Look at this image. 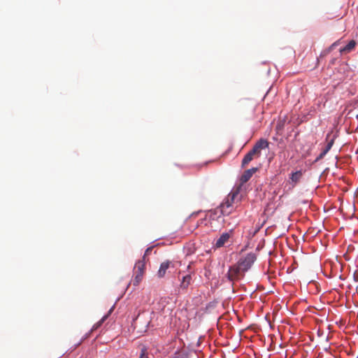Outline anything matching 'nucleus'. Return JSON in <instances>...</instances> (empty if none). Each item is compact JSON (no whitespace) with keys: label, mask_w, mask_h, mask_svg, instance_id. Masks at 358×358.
Listing matches in <instances>:
<instances>
[{"label":"nucleus","mask_w":358,"mask_h":358,"mask_svg":"<svg viewBox=\"0 0 358 358\" xmlns=\"http://www.w3.org/2000/svg\"><path fill=\"white\" fill-rule=\"evenodd\" d=\"M257 171L258 169L255 167L245 171L241 177V182L242 184L247 182Z\"/></svg>","instance_id":"obj_6"},{"label":"nucleus","mask_w":358,"mask_h":358,"mask_svg":"<svg viewBox=\"0 0 358 358\" xmlns=\"http://www.w3.org/2000/svg\"><path fill=\"white\" fill-rule=\"evenodd\" d=\"M303 177V171L301 170L296 171L290 174L289 183L292 187H294L301 180Z\"/></svg>","instance_id":"obj_5"},{"label":"nucleus","mask_w":358,"mask_h":358,"mask_svg":"<svg viewBox=\"0 0 358 358\" xmlns=\"http://www.w3.org/2000/svg\"><path fill=\"white\" fill-rule=\"evenodd\" d=\"M268 142L266 139H259L253 146V148L243 157L241 166L245 167L252 160L257 159L261 155V151L268 147Z\"/></svg>","instance_id":"obj_1"},{"label":"nucleus","mask_w":358,"mask_h":358,"mask_svg":"<svg viewBox=\"0 0 358 358\" xmlns=\"http://www.w3.org/2000/svg\"><path fill=\"white\" fill-rule=\"evenodd\" d=\"M140 358H149L148 356V350L145 346H143L141 348Z\"/></svg>","instance_id":"obj_15"},{"label":"nucleus","mask_w":358,"mask_h":358,"mask_svg":"<svg viewBox=\"0 0 358 358\" xmlns=\"http://www.w3.org/2000/svg\"><path fill=\"white\" fill-rule=\"evenodd\" d=\"M256 259V255L253 252H250L245 257H241L237 263L241 266L242 270L246 272L251 268Z\"/></svg>","instance_id":"obj_4"},{"label":"nucleus","mask_w":358,"mask_h":358,"mask_svg":"<svg viewBox=\"0 0 358 358\" xmlns=\"http://www.w3.org/2000/svg\"><path fill=\"white\" fill-rule=\"evenodd\" d=\"M192 282V276L190 274H187L184 276H182L180 284V289L182 290H187L189 285L191 284Z\"/></svg>","instance_id":"obj_8"},{"label":"nucleus","mask_w":358,"mask_h":358,"mask_svg":"<svg viewBox=\"0 0 358 358\" xmlns=\"http://www.w3.org/2000/svg\"><path fill=\"white\" fill-rule=\"evenodd\" d=\"M145 260L141 259L138 260L134 266V273L144 274L145 272Z\"/></svg>","instance_id":"obj_11"},{"label":"nucleus","mask_w":358,"mask_h":358,"mask_svg":"<svg viewBox=\"0 0 358 358\" xmlns=\"http://www.w3.org/2000/svg\"><path fill=\"white\" fill-rule=\"evenodd\" d=\"M171 265H172V262L169 260H166L163 262L159 266V268L157 271V276L159 278H164L166 273V271L170 268Z\"/></svg>","instance_id":"obj_7"},{"label":"nucleus","mask_w":358,"mask_h":358,"mask_svg":"<svg viewBox=\"0 0 358 358\" xmlns=\"http://www.w3.org/2000/svg\"><path fill=\"white\" fill-rule=\"evenodd\" d=\"M245 273V271H243L238 263H236L229 267L227 273V278L230 282L237 281L244 277Z\"/></svg>","instance_id":"obj_3"},{"label":"nucleus","mask_w":358,"mask_h":358,"mask_svg":"<svg viewBox=\"0 0 358 358\" xmlns=\"http://www.w3.org/2000/svg\"><path fill=\"white\" fill-rule=\"evenodd\" d=\"M334 139H331L330 140L325 148L322 151V152L319 155V156L315 159V162H318L320 161V159H322L327 154V152L331 150V147L333 146L334 145Z\"/></svg>","instance_id":"obj_9"},{"label":"nucleus","mask_w":358,"mask_h":358,"mask_svg":"<svg viewBox=\"0 0 358 358\" xmlns=\"http://www.w3.org/2000/svg\"><path fill=\"white\" fill-rule=\"evenodd\" d=\"M198 213H192V216L193 215H196Z\"/></svg>","instance_id":"obj_18"},{"label":"nucleus","mask_w":358,"mask_h":358,"mask_svg":"<svg viewBox=\"0 0 358 358\" xmlns=\"http://www.w3.org/2000/svg\"><path fill=\"white\" fill-rule=\"evenodd\" d=\"M111 311H112V308L108 312V314L104 315L98 322H96V324H94L92 330H95V329H98L99 327H100L101 326V324L105 322V320L108 318V315L111 313Z\"/></svg>","instance_id":"obj_13"},{"label":"nucleus","mask_w":358,"mask_h":358,"mask_svg":"<svg viewBox=\"0 0 358 358\" xmlns=\"http://www.w3.org/2000/svg\"><path fill=\"white\" fill-rule=\"evenodd\" d=\"M356 45L357 43L354 40H352L345 47L340 49V52L341 54L350 52L355 48Z\"/></svg>","instance_id":"obj_12"},{"label":"nucleus","mask_w":358,"mask_h":358,"mask_svg":"<svg viewBox=\"0 0 358 358\" xmlns=\"http://www.w3.org/2000/svg\"><path fill=\"white\" fill-rule=\"evenodd\" d=\"M238 193V190L231 192L227 196L226 201L220 204L219 209L223 215H229L232 213L234 210V201Z\"/></svg>","instance_id":"obj_2"},{"label":"nucleus","mask_w":358,"mask_h":358,"mask_svg":"<svg viewBox=\"0 0 358 358\" xmlns=\"http://www.w3.org/2000/svg\"><path fill=\"white\" fill-rule=\"evenodd\" d=\"M229 238H230L229 233L222 234L216 241V243H215L216 248L222 247L229 241Z\"/></svg>","instance_id":"obj_10"},{"label":"nucleus","mask_w":358,"mask_h":358,"mask_svg":"<svg viewBox=\"0 0 358 358\" xmlns=\"http://www.w3.org/2000/svg\"><path fill=\"white\" fill-rule=\"evenodd\" d=\"M174 358H178V357H174Z\"/></svg>","instance_id":"obj_19"},{"label":"nucleus","mask_w":358,"mask_h":358,"mask_svg":"<svg viewBox=\"0 0 358 358\" xmlns=\"http://www.w3.org/2000/svg\"><path fill=\"white\" fill-rule=\"evenodd\" d=\"M335 45H336V43H333V44H332V45H331V47H334V46H335Z\"/></svg>","instance_id":"obj_17"},{"label":"nucleus","mask_w":358,"mask_h":358,"mask_svg":"<svg viewBox=\"0 0 358 358\" xmlns=\"http://www.w3.org/2000/svg\"><path fill=\"white\" fill-rule=\"evenodd\" d=\"M135 277L134 280V285L137 286L140 283V282L142 280L143 275L141 273H134Z\"/></svg>","instance_id":"obj_14"},{"label":"nucleus","mask_w":358,"mask_h":358,"mask_svg":"<svg viewBox=\"0 0 358 358\" xmlns=\"http://www.w3.org/2000/svg\"><path fill=\"white\" fill-rule=\"evenodd\" d=\"M152 250V247L148 248L145 250V253H144V255H143V259H142L145 260V257H146V256H147V255H148L151 252Z\"/></svg>","instance_id":"obj_16"}]
</instances>
